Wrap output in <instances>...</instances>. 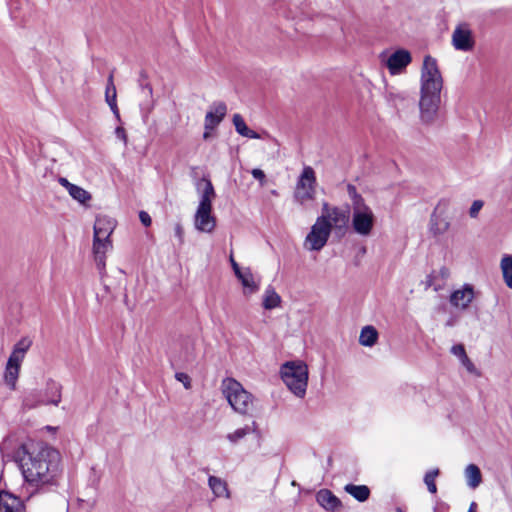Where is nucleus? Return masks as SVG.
I'll return each mask as SVG.
<instances>
[{
	"instance_id": "36",
	"label": "nucleus",
	"mask_w": 512,
	"mask_h": 512,
	"mask_svg": "<svg viewBox=\"0 0 512 512\" xmlns=\"http://www.w3.org/2000/svg\"><path fill=\"white\" fill-rule=\"evenodd\" d=\"M174 234H175V237L178 239L179 244H183V242H184V229H183V226L180 223L175 224V226H174Z\"/></svg>"
},
{
	"instance_id": "46",
	"label": "nucleus",
	"mask_w": 512,
	"mask_h": 512,
	"mask_svg": "<svg viewBox=\"0 0 512 512\" xmlns=\"http://www.w3.org/2000/svg\"><path fill=\"white\" fill-rule=\"evenodd\" d=\"M148 93L151 94L152 93V89L149 87L148 88Z\"/></svg>"
},
{
	"instance_id": "37",
	"label": "nucleus",
	"mask_w": 512,
	"mask_h": 512,
	"mask_svg": "<svg viewBox=\"0 0 512 512\" xmlns=\"http://www.w3.org/2000/svg\"><path fill=\"white\" fill-rule=\"evenodd\" d=\"M251 174H252V176L255 179H257V180H259L261 182V185L264 184V182H265V173L261 169L255 168V169H253L251 171Z\"/></svg>"
},
{
	"instance_id": "15",
	"label": "nucleus",
	"mask_w": 512,
	"mask_h": 512,
	"mask_svg": "<svg viewBox=\"0 0 512 512\" xmlns=\"http://www.w3.org/2000/svg\"><path fill=\"white\" fill-rule=\"evenodd\" d=\"M474 297L475 293L472 285L464 284L451 293L449 301L453 307L465 310L472 303Z\"/></svg>"
},
{
	"instance_id": "39",
	"label": "nucleus",
	"mask_w": 512,
	"mask_h": 512,
	"mask_svg": "<svg viewBox=\"0 0 512 512\" xmlns=\"http://www.w3.org/2000/svg\"><path fill=\"white\" fill-rule=\"evenodd\" d=\"M115 135L117 138L122 140L125 144L127 143V135L123 127H117L115 129Z\"/></svg>"
},
{
	"instance_id": "40",
	"label": "nucleus",
	"mask_w": 512,
	"mask_h": 512,
	"mask_svg": "<svg viewBox=\"0 0 512 512\" xmlns=\"http://www.w3.org/2000/svg\"><path fill=\"white\" fill-rule=\"evenodd\" d=\"M462 365L469 371V372H474L475 371V366L474 364L472 363V361L468 358V356L464 357L462 360H460Z\"/></svg>"
},
{
	"instance_id": "6",
	"label": "nucleus",
	"mask_w": 512,
	"mask_h": 512,
	"mask_svg": "<svg viewBox=\"0 0 512 512\" xmlns=\"http://www.w3.org/2000/svg\"><path fill=\"white\" fill-rule=\"evenodd\" d=\"M221 390L236 413L246 415L252 410L254 405L253 395L234 378H225L221 383Z\"/></svg>"
},
{
	"instance_id": "20",
	"label": "nucleus",
	"mask_w": 512,
	"mask_h": 512,
	"mask_svg": "<svg viewBox=\"0 0 512 512\" xmlns=\"http://www.w3.org/2000/svg\"><path fill=\"white\" fill-rule=\"evenodd\" d=\"M115 227L116 221L113 218L106 215L97 216L93 227V235L111 238Z\"/></svg>"
},
{
	"instance_id": "17",
	"label": "nucleus",
	"mask_w": 512,
	"mask_h": 512,
	"mask_svg": "<svg viewBox=\"0 0 512 512\" xmlns=\"http://www.w3.org/2000/svg\"><path fill=\"white\" fill-rule=\"evenodd\" d=\"M317 503L327 511L336 512L342 508L341 500L328 489H321L316 494Z\"/></svg>"
},
{
	"instance_id": "43",
	"label": "nucleus",
	"mask_w": 512,
	"mask_h": 512,
	"mask_svg": "<svg viewBox=\"0 0 512 512\" xmlns=\"http://www.w3.org/2000/svg\"><path fill=\"white\" fill-rule=\"evenodd\" d=\"M476 509H477V504L476 502H471L470 506H469V510L468 512H476Z\"/></svg>"
},
{
	"instance_id": "27",
	"label": "nucleus",
	"mask_w": 512,
	"mask_h": 512,
	"mask_svg": "<svg viewBox=\"0 0 512 512\" xmlns=\"http://www.w3.org/2000/svg\"><path fill=\"white\" fill-rule=\"evenodd\" d=\"M344 491L359 502L366 501L370 496V490L366 485L347 484Z\"/></svg>"
},
{
	"instance_id": "45",
	"label": "nucleus",
	"mask_w": 512,
	"mask_h": 512,
	"mask_svg": "<svg viewBox=\"0 0 512 512\" xmlns=\"http://www.w3.org/2000/svg\"><path fill=\"white\" fill-rule=\"evenodd\" d=\"M396 512H405V510L402 507H397Z\"/></svg>"
},
{
	"instance_id": "30",
	"label": "nucleus",
	"mask_w": 512,
	"mask_h": 512,
	"mask_svg": "<svg viewBox=\"0 0 512 512\" xmlns=\"http://www.w3.org/2000/svg\"><path fill=\"white\" fill-rule=\"evenodd\" d=\"M255 430V423L252 426L246 425L242 428L236 429L235 431L227 434L226 438L231 444H237L243 438H245L248 434L252 433Z\"/></svg>"
},
{
	"instance_id": "1",
	"label": "nucleus",
	"mask_w": 512,
	"mask_h": 512,
	"mask_svg": "<svg viewBox=\"0 0 512 512\" xmlns=\"http://www.w3.org/2000/svg\"><path fill=\"white\" fill-rule=\"evenodd\" d=\"M22 449L20 467L26 484L35 490L57 485L61 472L59 453L33 443L23 445Z\"/></svg>"
},
{
	"instance_id": "42",
	"label": "nucleus",
	"mask_w": 512,
	"mask_h": 512,
	"mask_svg": "<svg viewBox=\"0 0 512 512\" xmlns=\"http://www.w3.org/2000/svg\"><path fill=\"white\" fill-rule=\"evenodd\" d=\"M394 97L399 99L401 102L405 99L404 95L401 94V93H398V94H395V95L393 93L389 94V100H393Z\"/></svg>"
},
{
	"instance_id": "9",
	"label": "nucleus",
	"mask_w": 512,
	"mask_h": 512,
	"mask_svg": "<svg viewBox=\"0 0 512 512\" xmlns=\"http://www.w3.org/2000/svg\"><path fill=\"white\" fill-rule=\"evenodd\" d=\"M330 234L331 231L325 224L324 218H317L305 237L303 246L308 251H320L327 244Z\"/></svg>"
},
{
	"instance_id": "33",
	"label": "nucleus",
	"mask_w": 512,
	"mask_h": 512,
	"mask_svg": "<svg viewBox=\"0 0 512 512\" xmlns=\"http://www.w3.org/2000/svg\"><path fill=\"white\" fill-rule=\"evenodd\" d=\"M484 202L482 200H475L473 201L470 209H469V216L471 218H477L480 210L483 208Z\"/></svg>"
},
{
	"instance_id": "24",
	"label": "nucleus",
	"mask_w": 512,
	"mask_h": 512,
	"mask_svg": "<svg viewBox=\"0 0 512 512\" xmlns=\"http://www.w3.org/2000/svg\"><path fill=\"white\" fill-rule=\"evenodd\" d=\"M466 484L470 489H476L482 483V473L476 464H468L464 469Z\"/></svg>"
},
{
	"instance_id": "26",
	"label": "nucleus",
	"mask_w": 512,
	"mask_h": 512,
	"mask_svg": "<svg viewBox=\"0 0 512 512\" xmlns=\"http://www.w3.org/2000/svg\"><path fill=\"white\" fill-rule=\"evenodd\" d=\"M232 121L235 126V130L241 136L251 138V139H259L260 138V135L257 132L251 130L246 125L243 117L240 114H234Z\"/></svg>"
},
{
	"instance_id": "35",
	"label": "nucleus",
	"mask_w": 512,
	"mask_h": 512,
	"mask_svg": "<svg viewBox=\"0 0 512 512\" xmlns=\"http://www.w3.org/2000/svg\"><path fill=\"white\" fill-rule=\"evenodd\" d=\"M451 353L453 355H455L456 357H458L460 360H462L464 357L467 356L465 348L461 344H457V345L452 346Z\"/></svg>"
},
{
	"instance_id": "12",
	"label": "nucleus",
	"mask_w": 512,
	"mask_h": 512,
	"mask_svg": "<svg viewBox=\"0 0 512 512\" xmlns=\"http://www.w3.org/2000/svg\"><path fill=\"white\" fill-rule=\"evenodd\" d=\"M411 62V53L406 49H398L386 59V68L392 76L401 75Z\"/></svg>"
},
{
	"instance_id": "5",
	"label": "nucleus",
	"mask_w": 512,
	"mask_h": 512,
	"mask_svg": "<svg viewBox=\"0 0 512 512\" xmlns=\"http://www.w3.org/2000/svg\"><path fill=\"white\" fill-rule=\"evenodd\" d=\"M349 195L352 200V229L357 235L367 237L372 233L375 224V215L372 209L365 203L362 196L357 194L355 188L352 186H349Z\"/></svg>"
},
{
	"instance_id": "16",
	"label": "nucleus",
	"mask_w": 512,
	"mask_h": 512,
	"mask_svg": "<svg viewBox=\"0 0 512 512\" xmlns=\"http://www.w3.org/2000/svg\"><path fill=\"white\" fill-rule=\"evenodd\" d=\"M58 182L62 187H64L67 190L69 195L80 204L85 205L92 199L91 194L87 190L69 182L68 179L60 177L58 179Z\"/></svg>"
},
{
	"instance_id": "21",
	"label": "nucleus",
	"mask_w": 512,
	"mask_h": 512,
	"mask_svg": "<svg viewBox=\"0 0 512 512\" xmlns=\"http://www.w3.org/2000/svg\"><path fill=\"white\" fill-rule=\"evenodd\" d=\"M24 506L21 500L8 493H0V512H23Z\"/></svg>"
},
{
	"instance_id": "10",
	"label": "nucleus",
	"mask_w": 512,
	"mask_h": 512,
	"mask_svg": "<svg viewBox=\"0 0 512 512\" xmlns=\"http://www.w3.org/2000/svg\"><path fill=\"white\" fill-rule=\"evenodd\" d=\"M318 218H324L329 230L345 228L349 221L347 213L339 207H331L327 202L322 205V213Z\"/></svg>"
},
{
	"instance_id": "3",
	"label": "nucleus",
	"mask_w": 512,
	"mask_h": 512,
	"mask_svg": "<svg viewBox=\"0 0 512 512\" xmlns=\"http://www.w3.org/2000/svg\"><path fill=\"white\" fill-rule=\"evenodd\" d=\"M197 190L199 192V203L193 217L194 228L200 233L211 234L217 225L212 207L216 193L208 179H202L197 185Z\"/></svg>"
},
{
	"instance_id": "41",
	"label": "nucleus",
	"mask_w": 512,
	"mask_h": 512,
	"mask_svg": "<svg viewBox=\"0 0 512 512\" xmlns=\"http://www.w3.org/2000/svg\"><path fill=\"white\" fill-rule=\"evenodd\" d=\"M229 260H230V263H231V266H232V269H233L235 275H238L239 273H241L243 271V268H241L238 265V263L235 261V259H234L232 254L230 255Z\"/></svg>"
},
{
	"instance_id": "14",
	"label": "nucleus",
	"mask_w": 512,
	"mask_h": 512,
	"mask_svg": "<svg viewBox=\"0 0 512 512\" xmlns=\"http://www.w3.org/2000/svg\"><path fill=\"white\" fill-rule=\"evenodd\" d=\"M92 248L97 268L103 271L106 265V254L112 249V240L109 237L93 235Z\"/></svg>"
},
{
	"instance_id": "18",
	"label": "nucleus",
	"mask_w": 512,
	"mask_h": 512,
	"mask_svg": "<svg viewBox=\"0 0 512 512\" xmlns=\"http://www.w3.org/2000/svg\"><path fill=\"white\" fill-rule=\"evenodd\" d=\"M243 287L245 296H250L259 291L260 280L256 279L249 267L243 268V271L236 275Z\"/></svg>"
},
{
	"instance_id": "44",
	"label": "nucleus",
	"mask_w": 512,
	"mask_h": 512,
	"mask_svg": "<svg viewBox=\"0 0 512 512\" xmlns=\"http://www.w3.org/2000/svg\"><path fill=\"white\" fill-rule=\"evenodd\" d=\"M194 358H195V355L193 353H190L189 355H187L186 360H193Z\"/></svg>"
},
{
	"instance_id": "23",
	"label": "nucleus",
	"mask_w": 512,
	"mask_h": 512,
	"mask_svg": "<svg viewBox=\"0 0 512 512\" xmlns=\"http://www.w3.org/2000/svg\"><path fill=\"white\" fill-rule=\"evenodd\" d=\"M61 385L55 381H49L46 385L45 395L41 402L57 406L61 401Z\"/></svg>"
},
{
	"instance_id": "34",
	"label": "nucleus",
	"mask_w": 512,
	"mask_h": 512,
	"mask_svg": "<svg viewBox=\"0 0 512 512\" xmlns=\"http://www.w3.org/2000/svg\"><path fill=\"white\" fill-rule=\"evenodd\" d=\"M175 378L177 381H179L180 383L183 384V386L185 387V389H190L191 388V378L188 374L186 373H183V372H177L175 374Z\"/></svg>"
},
{
	"instance_id": "25",
	"label": "nucleus",
	"mask_w": 512,
	"mask_h": 512,
	"mask_svg": "<svg viewBox=\"0 0 512 512\" xmlns=\"http://www.w3.org/2000/svg\"><path fill=\"white\" fill-rule=\"evenodd\" d=\"M378 337L379 334L377 330L373 326L367 325L364 326L360 331L359 343L364 347H372L374 344H376Z\"/></svg>"
},
{
	"instance_id": "19",
	"label": "nucleus",
	"mask_w": 512,
	"mask_h": 512,
	"mask_svg": "<svg viewBox=\"0 0 512 512\" xmlns=\"http://www.w3.org/2000/svg\"><path fill=\"white\" fill-rule=\"evenodd\" d=\"M450 228V222L437 209L430 216L428 231L433 237L444 235Z\"/></svg>"
},
{
	"instance_id": "29",
	"label": "nucleus",
	"mask_w": 512,
	"mask_h": 512,
	"mask_svg": "<svg viewBox=\"0 0 512 512\" xmlns=\"http://www.w3.org/2000/svg\"><path fill=\"white\" fill-rule=\"evenodd\" d=\"M281 304L280 295L272 287H268L263 296V307L267 310H271L279 307Z\"/></svg>"
},
{
	"instance_id": "11",
	"label": "nucleus",
	"mask_w": 512,
	"mask_h": 512,
	"mask_svg": "<svg viewBox=\"0 0 512 512\" xmlns=\"http://www.w3.org/2000/svg\"><path fill=\"white\" fill-rule=\"evenodd\" d=\"M452 45L458 51H470L475 45L472 30L467 23L457 25L452 33Z\"/></svg>"
},
{
	"instance_id": "38",
	"label": "nucleus",
	"mask_w": 512,
	"mask_h": 512,
	"mask_svg": "<svg viewBox=\"0 0 512 512\" xmlns=\"http://www.w3.org/2000/svg\"><path fill=\"white\" fill-rule=\"evenodd\" d=\"M139 219H140L141 223H142L144 226L148 227V226H150V225H151L152 220H151L150 215H149L147 212H145V211H141V212L139 213Z\"/></svg>"
},
{
	"instance_id": "31",
	"label": "nucleus",
	"mask_w": 512,
	"mask_h": 512,
	"mask_svg": "<svg viewBox=\"0 0 512 512\" xmlns=\"http://www.w3.org/2000/svg\"><path fill=\"white\" fill-rule=\"evenodd\" d=\"M501 270L506 285L512 289V256L505 255L502 258Z\"/></svg>"
},
{
	"instance_id": "13",
	"label": "nucleus",
	"mask_w": 512,
	"mask_h": 512,
	"mask_svg": "<svg viewBox=\"0 0 512 512\" xmlns=\"http://www.w3.org/2000/svg\"><path fill=\"white\" fill-rule=\"evenodd\" d=\"M226 113H227V106L223 102H217V103H214L212 106H210L209 110L207 111V113L205 115V120H204V127H205L204 138L208 137V135H209L208 131L215 129L221 123V121L224 119Z\"/></svg>"
},
{
	"instance_id": "8",
	"label": "nucleus",
	"mask_w": 512,
	"mask_h": 512,
	"mask_svg": "<svg viewBox=\"0 0 512 512\" xmlns=\"http://www.w3.org/2000/svg\"><path fill=\"white\" fill-rule=\"evenodd\" d=\"M316 187L317 179L314 169L311 166H305L296 182L294 200L300 205L313 201L316 196Z\"/></svg>"
},
{
	"instance_id": "4",
	"label": "nucleus",
	"mask_w": 512,
	"mask_h": 512,
	"mask_svg": "<svg viewBox=\"0 0 512 512\" xmlns=\"http://www.w3.org/2000/svg\"><path fill=\"white\" fill-rule=\"evenodd\" d=\"M280 377L288 390L298 398H304L308 386V366L301 360L287 361L280 367Z\"/></svg>"
},
{
	"instance_id": "32",
	"label": "nucleus",
	"mask_w": 512,
	"mask_h": 512,
	"mask_svg": "<svg viewBox=\"0 0 512 512\" xmlns=\"http://www.w3.org/2000/svg\"><path fill=\"white\" fill-rule=\"evenodd\" d=\"M440 471L438 468L429 470L424 475V483L427 486L428 491L431 494H435L437 492V486H436V478L439 475Z\"/></svg>"
},
{
	"instance_id": "22",
	"label": "nucleus",
	"mask_w": 512,
	"mask_h": 512,
	"mask_svg": "<svg viewBox=\"0 0 512 512\" xmlns=\"http://www.w3.org/2000/svg\"><path fill=\"white\" fill-rule=\"evenodd\" d=\"M208 486L216 498L229 499L231 497L227 482L220 477L209 476Z\"/></svg>"
},
{
	"instance_id": "2",
	"label": "nucleus",
	"mask_w": 512,
	"mask_h": 512,
	"mask_svg": "<svg viewBox=\"0 0 512 512\" xmlns=\"http://www.w3.org/2000/svg\"><path fill=\"white\" fill-rule=\"evenodd\" d=\"M443 86L444 79L437 59L425 55L420 69L419 90L420 120L425 125H431L437 120Z\"/></svg>"
},
{
	"instance_id": "28",
	"label": "nucleus",
	"mask_w": 512,
	"mask_h": 512,
	"mask_svg": "<svg viewBox=\"0 0 512 512\" xmlns=\"http://www.w3.org/2000/svg\"><path fill=\"white\" fill-rule=\"evenodd\" d=\"M105 98L106 102L109 105L110 109L112 110L113 114L119 119V109L116 103V88L113 83V77L110 75L108 78V83L105 91Z\"/></svg>"
},
{
	"instance_id": "7",
	"label": "nucleus",
	"mask_w": 512,
	"mask_h": 512,
	"mask_svg": "<svg viewBox=\"0 0 512 512\" xmlns=\"http://www.w3.org/2000/svg\"><path fill=\"white\" fill-rule=\"evenodd\" d=\"M32 341L29 338L20 339L13 347V350L7 360L5 370L3 373V380L5 385L10 390H15L17 380L19 378L21 365L24 361L25 355L29 350Z\"/></svg>"
}]
</instances>
